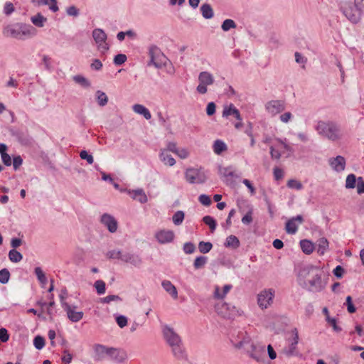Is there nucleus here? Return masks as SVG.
I'll return each instance as SVG.
<instances>
[{"label":"nucleus","instance_id":"6e6d98bb","mask_svg":"<svg viewBox=\"0 0 364 364\" xmlns=\"http://www.w3.org/2000/svg\"><path fill=\"white\" fill-rule=\"evenodd\" d=\"M287 186L289 188L296 189V190H301L303 188L302 183L296 179L289 180Z\"/></svg>","mask_w":364,"mask_h":364},{"label":"nucleus","instance_id":"4468645a","mask_svg":"<svg viewBox=\"0 0 364 364\" xmlns=\"http://www.w3.org/2000/svg\"><path fill=\"white\" fill-rule=\"evenodd\" d=\"M155 237L161 244L169 243L174 239V232L170 230H162L157 232Z\"/></svg>","mask_w":364,"mask_h":364},{"label":"nucleus","instance_id":"473e14b6","mask_svg":"<svg viewBox=\"0 0 364 364\" xmlns=\"http://www.w3.org/2000/svg\"><path fill=\"white\" fill-rule=\"evenodd\" d=\"M224 245L226 247L237 249L240 247V242L236 236L231 235L226 238Z\"/></svg>","mask_w":364,"mask_h":364},{"label":"nucleus","instance_id":"6e6552de","mask_svg":"<svg viewBox=\"0 0 364 364\" xmlns=\"http://www.w3.org/2000/svg\"><path fill=\"white\" fill-rule=\"evenodd\" d=\"M164 338L167 343L171 346L177 343H181V337L174 331L173 328L166 325L163 328Z\"/></svg>","mask_w":364,"mask_h":364},{"label":"nucleus","instance_id":"0eeeda50","mask_svg":"<svg viewBox=\"0 0 364 364\" xmlns=\"http://www.w3.org/2000/svg\"><path fill=\"white\" fill-rule=\"evenodd\" d=\"M318 270L319 269L317 267L312 264L301 266L297 274L299 284H300V282L308 280V278H311L314 274L318 272Z\"/></svg>","mask_w":364,"mask_h":364},{"label":"nucleus","instance_id":"09e8293b","mask_svg":"<svg viewBox=\"0 0 364 364\" xmlns=\"http://www.w3.org/2000/svg\"><path fill=\"white\" fill-rule=\"evenodd\" d=\"M219 173L223 176V177L228 178V177H238L235 172L232 170V167H220L219 168Z\"/></svg>","mask_w":364,"mask_h":364},{"label":"nucleus","instance_id":"cd10ccee","mask_svg":"<svg viewBox=\"0 0 364 364\" xmlns=\"http://www.w3.org/2000/svg\"><path fill=\"white\" fill-rule=\"evenodd\" d=\"M159 157H160L161 161H163L164 163V164H166V165L172 166L176 164V160L166 150L161 151V152L160 153Z\"/></svg>","mask_w":364,"mask_h":364},{"label":"nucleus","instance_id":"e2e57ef3","mask_svg":"<svg viewBox=\"0 0 364 364\" xmlns=\"http://www.w3.org/2000/svg\"><path fill=\"white\" fill-rule=\"evenodd\" d=\"M115 320L120 328H124L127 325V318L124 315H117Z\"/></svg>","mask_w":364,"mask_h":364},{"label":"nucleus","instance_id":"052dcab7","mask_svg":"<svg viewBox=\"0 0 364 364\" xmlns=\"http://www.w3.org/2000/svg\"><path fill=\"white\" fill-rule=\"evenodd\" d=\"M80 157L83 160H86L89 164H92L94 162L92 155L89 154L86 150H82L80 152Z\"/></svg>","mask_w":364,"mask_h":364},{"label":"nucleus","instance_id":"2eb2a0df","mask_svg":"<svg viewBox=\"0 0 364 364\" xmlns=\"http://www.w3.org/2000/svg\"><path fill=\"white\" fill-rule=\"evenodd\" d=\"M63 309L66 311L68 318L72 322H78L83 317L82 311H76L69 304H63Z\"/></svg>","mask_w":364,"mask_h":364},{"label":"nucleus","instance_id":"9b49d317","mask_svg":"<svg viewBox=\"0 0 364 364\" xmlns=\"http://www.w3.org/2000/svg\"><path fill=\"white\" fill-rule=\"evenodd\" d=\"M296 222L299 224H301L304 222V218L301 215H297L295 217H292L289 220H288L285 225V230L288 234L294 235L298 230V225Z\"/></svg>","mask_w":364,"mask_h":364},{"label":"nucleus","instance_id":"72a5a7b5","mask_svg":"<svg viewBox=\"0 0 364 364\" xmlns=\"http://www.w3.org/2000/svg\"><path fill=\"white\" fill-rule=\"evenodd\" d=\"M213 151L216 154H221L223 152L227 150L228 146L226 144L220 139H217L213 144Z\"/></svg>","mask_w":364,"mask_h":364},{"label":"nucleus","instance_id":"c85d7f7f","mask_svg":"<svg viewBox=\"0 0 364 364\" xmlns=\"http://www.w3.org/2000/svg\"><path fill=\"white\" fill-rule=\"evenodd\" d=\"M31 21L34 26L42 28L47 22V18L41 13H38L36 15L31 16Z\"/></svg>","mask_w":364,"mask_h":364},{"label":"nucleus","instance_id":"79ce46f5","mask_svg":"<svg viewBox=\"0 0 364 364\" xmlns=\"http://www.w3.org/2000/svg\"><path fill=\"white\" fill-rule=\"evenodd\" d=\"M213 248V244L210 242L200 241L198 243V250L200 253H208Z\"/></svg>","mask_w":364,"mask_h":364},{"label":"nucleus","instance_id":"774afa93","mask_svg":"<svg viewBox=\"0 0 364 364\" xmlns=\"http://www.w3.org/2000/svg\"><path fill=\"white\" fill-rule=\"evenodd\" d=\"M355 186L357 187V193L359 195L364 193V180H363V177H361V176L358 177V181Z\"/></svg>","mask_w":364,"mask_h":364},{"label":"nucleus","instance_id":"1a4fd4ad","mask_svg":"<svg viewBox=\"0 0 364 364\" xmlns=\"http://www.w3.org/2000/svg\"><path fill=\"white\" fill-rule=\"evenodd\" d=\"M274 291L272 289L262 291L257 298L258 305L262 309H266L272 302Z\"/></svg>","mask_w":364,"mask_h":364},{"label":"nucleus","instance_id":"a878e982","mask_svg":"<svg viewBox=\"0 0 364 364\" xmlns=\"http://www.w3.org/2000/svg\"><path fill=\"white\" fill-rule=\"evenodd\" d=\"M296 341L294 339V342H291L288 347L282 350V353L287 357L297 356L299 352L296 350Z\"/></svg>","mask_w":364,"mask_h":364},{"label":"nucleus","instance_id":"f8f14e48","mask_svg":"<svg viewBox=\"0 0 364 364\" xmlns=\"http://www.w3.org/2000/svg\"><path fill=\"white\" fill-rule=\"evenodd\" d=\"M267 110L272 114H277L285 109L284 102L282 100H271L266 105Z\"/></svg>","mask_w":364,"mask_h":364},{"label":"nucleus","instance_id":"c756f323","mask_svg":"<svg viewBox=\"0 0 364 364\" xmlns=\"http://www.w3.org/2000/svg\"><path fill=\"white\" fill-rule=\"evenodd\" d=\"M132 198L138 200L141 203H145L147 202V196L142 189H136L132 191Z\"/></svg>","mask_w":364,"mask_h":364},{"label":"nucleus","instance_id":"a19ab883","mask_svg":"<svg viewBox=\"0 0 364 364\" xmlns=\"http://www.w3.org/2000/svg\"><path fill=\"white\" fill-rule=\"evenodd\" d=\"M208 257L206 256H198L193 262V267L196 269H200L204 267L208 262Z\"/></svg>","mask_w":364,"mask_h":364},{"label":"nucleus","instance_id":"5701e85b","mask_svg":"<svg viewBox=\"0 0 364 364\" xmlns=\"http://www.w3.org/2000/svg\"><path fill=\"white\" fill-rule=\"evenodd\" d=\"M222 309L228 311V313H223V311L219 313L221 314L224 318L230 319L237 315V310L235 307L234 306H231L230 304H223L222 306Z\"/></svg>","mask_w":364,"mask_h":364},{"label":"nucleus","instance_id":"f03ea898","mask_svg":"<svg viewBox=\"0 0 364 364\" xmlns=\"http://www.w3.org/2000/svg\"><path fill=\"white\" fill-rule=\"evenodd\" d=\"M242 340L235 344L236 348H243L249 355L259 363H264L265 360L264 346L255 345L251 341L247 333H241Z\"/></svg>","mask_w":364,"mask_h":364},{"label":"nucleus","instance_id":"6ab92c4d","mask_svg":"<svg viewBox=\"0 0 364 364\" xmlns=\"http://www.w3.org/2000/svg\"><path fill=\"white\" fill-rule=\"evenodd\" d=\"M149 55L150 58H154L162 65L163 60L166 58L161 49L156 45H151L149 48Z\"/></svg>","mask_w":364,"mask_h":364},{"label":"nucleus","instance_id":"58836bf2","mask_svg":"<svg viewBox=\"0 0 364 364\" xmlns=\"http://www.w3.org/2000/svg\"><path fill=\"white\" fill-rule=\"evenodd\" d=\"M48 299L50 301L47 303L46 314L49 316L50 320L52 321L54 316L53 307L55 305V302L54 301V295L53 294L48 295Z\"/></svg>","mask_w":364,"mask_h":364},{"label":"nucleus","instance_id":"ea45409f","mask_svg":"<svg viewBox=\"0 0 364 364\" xmlns=\"http://www.w3.org/2000/svg\"><path fill=\"white\" fill-rule=\"evenodd\" d=\"M9 258L11 262L17 263L23 259L22 254L16 249H11L9 252Z\"/></svg>","mask_w":364,"mask_h":364},{"label":"nucleus","instance_id":"3c124183","mask_svg":"<svg viewBox=\"0 0 364 364\" xmlns=\"http://www.w3.org/2000/svg\"><path fill=\"white\" fill-rule=\"evenodd\" d=\"M45 343L46 340L43 336L38 335L34 337L33 346L37 350H41L45 346Z\"/></svg>","mask_w":364,"mask_h":364},{"label":"nucleus","instance_id":"4d7b16f0","mask_svg":"<svg viewBox=\"0 0 364 364\" xmlns=\"http://www.w3.org/2000/svg\"><path fill=\"white\" fill-rule=\"evenodd\" d=\"M124 253L120 250H110L107 253V257L109 259H118L122 260Z\"/></svg>","mask_w":364,"mask_h":364},{"label":"nucleus","instance_id":"bf43d9fd","mask_svg":"<svg viewBox=\"0 0 364 364\" xmlns=\"http://www.w3.org/2000/svg\"><path fill=\"white\" fill-rule=\"evenodd\" d=\"M183 250L187 255L193 254L196 251V246L191 242L184 243Z\"/></svg>","mask_w":364,"mask_h":364},{"label":"nucleus","instance_id":"bb28decb","mask_svg":"<svg viewBox=\"0 0 364 364\" xmlns=\"http://www.w3.org/2000/svg\"><path fill=\"white\" fill-rule=\"evenodd\" d=\"M299 243L303 252L306 255H310L313 252L314 250V245L311 241L304 239L301 240Z\"/></svg>","mask_w":364,"mask_h":364},{"label":"nucleus","instance_id":"0e129e2a","mask_svg":"<svg viewBox=\"0 0 364 364\" xmlns=\"http://www.w3.org/2000/svg\"><path fill=\"white\" fill-rule=\"evenodd\" d=\"M119 350L115 348H107V355L112 359L118 360Z\"/></svg>","mask_w":364,"mask_h":364},{"label":"nucleus","instance_id":"680f3d73","mask_svg":"<svg viewBox=\"0 0 364 364\" xmlns=\"http://www.w3.org/2000/svg\"><path fill=\"white\" fill-rule=\"evenodd\" d=\"M22 164L23 159L20 155H16L13 157L11 164L13 165L14 169L15 171H17L19 168V167L22 165Z\"/></svg>","mask_w":364,"mask_h":364},{"label":"nucleus","instance_id":"864d4df0","mask_svg":"<svg viewBox=\"0 0 364 364\" xmlns=\"http://www.w3.org/2000/svg\"><path fill=\"white\" fill-rule=\"evenodd\" d=\"M127 60V57L125 54L119 53L114 55L113 59V63L117 66H120L124 64Z\"/></svg>","mask_w":364,"mask_h":364},{"label":"nucleus","instance_id":"338daca9","mask_svg":"<svg viewBox=\"0 0 364 364\" xmlns=\"http://www.w3.org/2000/svg\"><path fill=\"white\" fill-rule=\"evenodd\" d=\"M344 272L345 269L341 265L336 266L333 270V275L338 279H341L343 276Z\"/></svg>","mask_w":364,"mask_h":364},{"label":"nucleus","instance_id":"4be33fe9","mask_svg":"<svg viewBox=\"0 0 364 364\" xmlns=\"http://www.w3.org/2000/svg\"><path fill=\"white\" fill-rule=\"evenodd\" d=\"M161 286L173 299L178 298V291L176 287L168 280H164Z\"/></svg>","mask_w":364,"mask_h":364},{"label":"nucleus","instance_id":"c03bdc74","mask_svg":"<svg viewBox=\"0 0 364 364\" xmlns=\"http://www.w3.org/2000/svg\"><path fill=\"white\" fill-rule=\"evenodd\" d=\"M73 80L76 83L80 85L82 87L87 88L90 87V81L82 75H77L73 76Z\"/></svg>","mask_w":364,"mask_h":364},{"label":"nucleus","instance_id":"a18cd8bd","mask_svg":"<svg viewBox=\"0 0 364 364\" xmlns=\"http://www.w3.org/2000/svg\"><path fill=\"white\" fill-rule=\"evenodd\" d=\"M34 272H35L39 282L43 286H44L47 283L48 279H47L44 272H43L42 269L40 267H37L35 268Z\"/></svg>","mask_w":364,"mask_h":364},{"label":"nucleus","instance_id":"13d9d810","mask_svg":"<svg viewBox=\"0 0 364 364\" xmlns=\"http://www.w3.org/2000/svg\"><path fill=\"white\" fill-rule=\"evenodd\" d=\"M15 11V7L11 1L4 4L3 12L6 16H10Z\"/></svg>","mask_w":364,"mask_h":364},{"label":"nucleus","instance_id":"37998d69","mask_svg":"<svg viewBox=\"0 0 364 364\" xmlns=\"http://www.w3.org/2000/svg\"><path fill=\"white\" fill-rule=\"evenodd\" d=\"M96 97H97L98 105L100 106L104 107L107 104L108 97L104 92H102L101 90H97L96 92Z\"/></svg>","mask_w":364,"mask_h":364},{"label":"nucleus","instance_id":"39448f33","mask_svg":"<svg viewBox=\"0 0 364 364\" xmlns=\"http://www.w3.org/2000/svg\"><path fill=\"white\" fill-rule=\"evenodd\" d=\"M323 272L318 270V272L306 281L300 282V286L309 291L320 292L323 290L327 284V279H322Z\"/></svg>","mask_w":364,"mask_h":364},{"label":"nucleus","instance_id":"412c9836","mask_svg":"<svg viewBox=\"0 0 364 364\" xmlns=\"http://www.w3.org/2000/svg\"><path fill=\"white\" fill-rule=\"evenodd\" d=\"M92 37L97 44L100 46L107 40V34L101 28H95L92 31Z\"/></svg>","mask_w":364,"mask_h":364},{"label":"nucleus","instance_id":"aec40b11","mask_svg":"<svg viewBox=\"0 0 364 364\" xmlns=\"http://www.w3.org/2000/svg\"><path fill=\"white\" fill-rule=\"evenodd\" d=\"M122 261L130 263L135 267H139L142 263V260L139 255L129 252L124 253Z\"/></svg>","mask_w":364,"mask_h":364},{"label":"nucleus","instance_id":"ddd939ff","mask_svg":"<svg viewBox=\"0 0 364 364\" xmlns=\"http://www.w3.org/2000/svg\"><path fill=\"white\" fill-rule=\"evenodd\" d=\"M11 134L16 138L21 145L27 146L31 144V138L29 135L19 129H11Z\"/></svg>","mask_w":364,"mask_h":364},{"label":"nucleus","instance_id":"603ef678","mask_svg":"<svg viewBox=\"0 0 364 364\" xmlns=\"http://www.w3.org/2000/svg\"><path fill=\"white\" fill-rule=\"evenodd\" d=\"M10 272L6 268L0 270V283L6 284L9 282L10 279Z\"/></svg>","mask_w":364,"mask_h":364},{"label":"nucleus","instance_id":"69168bd1","mask_svg":"<svg viewBox=\"0 0 364 364\" xmlns=\"http://www.w3.org/2000/svg\"><path fill=\"white\" fill-rule=\"evenodd\" d=\"M199 202L205 205V206H209L211 204V199L210 197L206 194H201L198 197Z\"/></svg>","mask_w":364,"mask_h":364},{"label":"nucleus","instance_id":"de8ad7c7","mask_svg":"<svg viewBox=\"0 0 364 364\" xmlns=\"http://www.w3.org/2000/svg\"><path fill=\"white\" fill-rule=\"evenodd\" d=\"M94 287L96 289L97 294L98 295H102L106 291L105 282L102 280H97L94 284Z\"/></svg>","mask_w":364,"mask_h":364},{"label":"nucleus","instance_id":"b1692460","mask_svg":"<svg viewBox=\"0 0 364 364\" xmlns=\"http://www.w3.org/2000/svg\"><path fill=\"white\" fill-rule=\"evenodd\" d=\"M134 112L142 115L146 119H150L151 114L149 110L142 105L136 104L132 107Z\"/></svg>","mask_w":364,"mask_h":364},{"label":"nucleus","instance_id":"a211bd4d","mask_svg":"<svg viewBox=\"0 0 364 364\" xmlns=\"http://www.w3.org/2000/svg\"><path fill=\"white\" fill-rule=\"evenodd\" d=\"M170 347L171 348V351L173 356L176 359L180 360H188V356L187 354L186 353L184 348L183 347L182 343L173 345Z\"/></svg>","mask_w":364,"mask_h":364},{"label":"nucleus","instance_id":"8fccbe9b","mask_svg":"<svg viewBox=\"0 0 364 364\" xmlns=\"http://www.w3.org/2000/svg\"><path fill=\"white\" fill-rule=\"evenodd\" d=\"M237 27V24L232 19H225L222 25L221 28L223 31H228L231 28H235Z\"/></svg>","mask_w":364,"mask_h":364},{"label":"nucleus","instance_id":"5fc2aeb1","mask_svg":"<svg viewBox=\"0 0 364 364\" xmlns=\"http://www.w3.org/2000/svg\"><path fill=\"white\" fill-rule=\"evenodd\" d=\"M345 305L347 307V311L350 314H353L356 311V308L353 303V299L350 296L346 298Z\"/></svg>","mask_w":364,"mask_h":364},{"label":"nucleus","instance_id":"2f4dec72","mask_svg":"<svg viewBox=\"0 0 364 364\" xmlns=\"http://www.w3.org/2000/svg\"><path fill=\"white\" fill-rule=\"evenodd\" d=\"M95 360H102L107 355V347L101 344H97L95 347Z\"/></svg>","mask_w":364,"mask_h":364},{"label":"nucleus","instance_id":"c9c22d12","mask_svg":"<svg viewBox=\"0 0 364 364\" xmlns=\"http://www.w3.org/2000/svg\"><path fill=\"white\" fill-rule=\"evenodd\" d=\"M358 181V177L357 178L354 173L348 174L346 179V184H345L346 188L353 189V188H355Z\"/></svg>","mask_w":364,"mask_h":364},{"label":"nucleus","instance_id":"9d476101","mask_svg":"<svg viewBox=\"0 0 364 364\" xmlns=\"http://www.w3.org/2000/svg\"><path fill=\"white\" fill-rule=\"evenodd\" d=\"M100 222L107 228L109 232L114 233L117 231L118 223L112 215L104 213L101 216Z\"/></svg>","mask_w":364,"mask_h":364},{"label":"nucleus","instance_id":"f3484780","mask_svg":"<svg viewBox=\"0 0 364 364\" xmlns=\"http://www.w3.org/2000/svg\"><path fill=\"white\" fill-rule=\"evenodd\" d=\"M222 115L223 117L226 118L230 115H232L237 120L242 121V118L241 117L239 109H237L235 106L232 103L230 104L229 105H226L224 107Z\"/></svg>","mask_w":364,"mask_h":364},{"label":"nucleus","instance_id":"7c9ffc66","mask_svg":"<svg viewBox=\"0 0 364 364\" xmlns=\"http://www.w3.org/2000/svg\"><path fill=\"white\" fill-rule=\"evenodd\" d=\"M200 11L203 17L205 19H210L214 16V12L211 6L207 3L203 4L200 6Z\"/></svg>","mask_w":364,"mask_h":364},{"label":"nucleus","instance_id":"dca6fc26","mask_svg":"<svg viewBox=\"0 0 364 364\" xmlns=\"http://www.w3.org/2000/svg\"><path fill=\"white\" fill-rule=\"evenodd\" d=\"M328 163L330 166L337 172L343 171L346 168V159L343 156L340 155L329 159Z\"/></svg>","mask_w":364,"mask_h":364},{"label":"nucleus","instance_id":"49530a36","mask_svg":"<svg viewBox=\"0 0 364 364\" xmlns=\"http://www.w3.org/2000/svg\"><path fill=\"white\" fill-rule=\"evenodd\" d=\"M184 217H185L184 212L182 210H178L173 214V215L172 217L173 223L176 225H180L181 224H182V223L183 221Z\"/></svg>","mask_w":364,"mask_h":364},{"label":"nucleus","instance_id":"393cba45","mask_svg":"<svg viewBox=\"0 0 364 364\" xmlns=\"http://www.w3.org/2000/svg\"><path fill=\"white\" fill-rule=\"evenodd\" d=\"M199 82L206 85H212L214 82V78L212 74L207 71L200 73L198 75Z\"/></svg>","mask_w":364,"mask_h":364},{"label":"nucleus","instance_id":"423d86ee","mask_svg":"<svg viewBox=\"0 0 364 364\" xmlns=\"http://www.w3.org/2000/svg\"><path fill=\"white\" fill-rule=\"evenodd\" d=\"M186 181L191 183H203L206 181V176L203 172L197 168H188L185 173Z\"/></svg>","mask_w":364,"mask_h":364},{"label":"nucleus","instance_id":"7ed1b4c3","mask_svg":"<svg viewBox=\"0 0 364 364\" xmlns=\"http://www.w3.org/2000/svg\"><path fill=\"white\" fill-rule=\"evenodd\" d=\"M341 11L353 23H358L364 16V0H354V3L344 2L341 5Z\"/></svg>","mask_w":364,"mask_h":364},{"label":"nucleus","instance_id":"20e7f679","mask_svg":"<svg viewBox=\"0 0 364 364\" xmlns=\"http://www.w3.org/2000/svg\"><path fill=\"white\" fill-rule=\"evenodd\" d=\"M315 129L319 135L332 141H338L342 136L340 125L333 121H318Z\"/></svg>","mask_w":364,"mask_h":364},{"label":"nucleus","instance_id":"f704fd0d","mask_svg":"<svg viewBox=\"0 0 364 364\" xmlns=\"http://www.w3.org/2000/svg\"><path fill=\"white\" fill-rule=\"evenodd\" d=\"M317 252L320 255H323L328 248V241L325 237H321L317 241Z\"/></svg>","mask_w":364,"mask_h":364},{"label":"nucleus","instance_id":"4c0bfd02","mask_svg":"<svg viewBox=\"0 0 364 364\" xmlns=\"http://www.w3.org/2000/svg\"><path fill=\"white\" fill-rule=\"evenodd\" d=\"M202 220L209 227L212 232L215 230L217 227V221L213 217L210 215H205L203 218Z\"/></svg>","mask_w":364,"mask_h":364},{"label":"nucleus","instance_id":"f257e3e1","mask_svg":"<svg viewBox=\"0 0 364 364\" xmlns=\"http://www.w3.org/2000/svg\"><path fill=\"white\" fill-rule=\"evenodd\" d=\"M2 33L5 37L24 41L34 37L37 34V30L30 24L16 23L4 26Z\"/></svg>","mask_w":364,"mask_h":364},{"label":"nucleus","instance_id":"e433bc0d","mask_svg":"<svg viewBox=\"0 0 364 364\" xmlns=\"http://www.w3.org/2000/svg\"><path fill=\"white\" fill-rule=\"evenodd\" d=\"M232 286L231 284H225L223 287V292H220V289L218 286L215 287L214 296L216 299H223L228 292L232 289Z\"/></svg>","mask_w":364,"mask_h":364}]
</instances>
